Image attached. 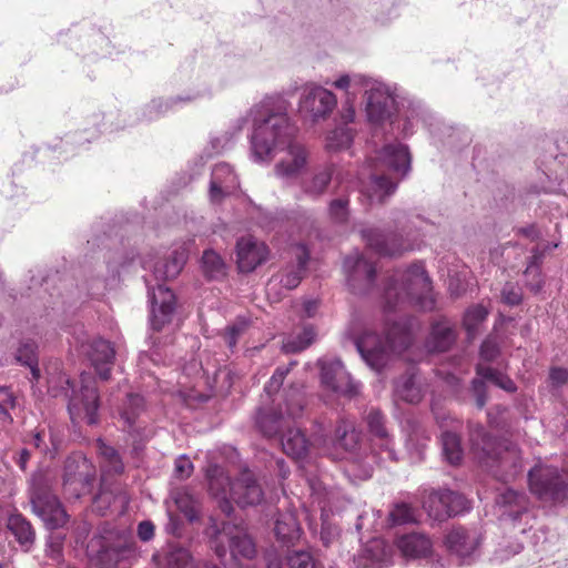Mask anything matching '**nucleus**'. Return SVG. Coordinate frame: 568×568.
<instances>
[{
	"instance_id": "31",
	"label": "nucleus",
	"mask_w": 568,
	"mask_h": 568,
	"mask_svg": "<svg viewBox=\"0 0 568 568\" xmlns=\"http://www.w3.org/2000/svg\"><path fill=\"white\" fill-rule=\"evenodd\" d=\"M283 452L294 458H304L308 452V440L300 428H294L292 424L281 435Z\"/></svg>"
},
{
	"instance_id": "38",
	"label": "nucleus",
	"mask_w": 568,
	"mask_h": 568,
	"mask_svg": "<svg viewBox=\"0 0 568 568\" xmlns=\"http://www.w3.org/2000/svg\"><path fill=\"white\" fill-rule=\"evenodd\" d=\"M443 453L452 465H458L463 459L460 437L450 429H445L440 436Z\"/></svg>"
},
{
	"instance_id": "19",
	"label": "nucleus",
	"mask_w": 568,
	"mask_h": 568,
	"mask_svg": "<svg viewBox=\"0 0 568 568\" xmlns=\"http://www.w3.org/2000/svg\"><path fill=\"white\" fill-rule=\"evenodd\" d=\"M337 103L333 92L322 88H312L302 99L301 109L308 112L312 118H325L331 114Z\"/></svg>"
},
{
	"instance_id": "27",
	"label": "nucleus",
	"mask_w": 568,
	"mask_h": 568,
	"mask_svg": "<svg viewBox=\"0 0 568 568\" xmlns=\"http://www.w3.org/2000/svg\"><path fill=\"white\" fill-rule=\"evenodd\" d=\"M456 337V331L449 322L447 320H440L432 325L426 346L429 352H446L453 346Z\"/></svg>"
},
{
	"instance_id": "37",
	"label": "nucleus",
	"mask_w": 568,
	"mask_h": 568,
	"mask_svg": "<svg viewBox=\"0 0 568 568\" xmlns=\"http://www.w3.org/2000/svg\"><path fill=\"white\" fill-rule=\"evenodd\" d=\"M186 257L184 252L174 251L168 261L156 264L154 270L156 278L164 281L175 278L182 271Z\"/></svg>"
},
{
	"instance_id": "6",
	"label": "nucleus",
	"mask_w": 568,
	"mask_h": 568,
	"mask_svg": "<svg viewBox=\"0 0 568 568\" xmlns=\"http://www.w3.org/2000/svg\"><path fill=\"white\" fill-rule=\"evenodd\" d=\"M210 529L213 530L211 548L220 559H223L227 551L235 561L240 558L253 559L255 557L256 546L243 527L223 523L221 528L214 524Z\"/></svg>"
},
{
	"instance_id": "2",
	"label": "nucleus",
	"mask_w": 568,
	"mask_h": 568,
	"mask_svg": "<svg viewBox=\"0 0 568 568\" xmlns=\"http://www.w3.org/2000/svg\"><path fill=\"white\" fill-rule=\"evenodd\" d=\"M381 165L402 173L403 175L410 169V155L406 145L400 143L385 145L376 159L371 160L372 172L366 178L364 173L359 175L361 194L367 197L369 204L377 202L383 204L392 195L397 184L384 174H378Z\"/></svg>"
},
{
	"instance_id": "42",
	"label": "nucleus",
	"mask_w": 568,
	"mask_h": 568,
	"mask_svg": "<svg viewBox=\"0 0 568 568\" xmlns=\"http://www.w3.org/2000/svg\"><path fill=\"white\" fill-rule=\"evenodd\" d=\"M334 438L336 443L345 450H353L358 443V434L354 425L345 419H339L335 430Z\"/></svg>"
},
{
	"instance_id": "41",
	"label": "nucleus",
	"mask_w": 568,
	"mask_h": 568,
	"mask_svg": "<svg viewBox=\"0 0 568 568\" xmlns=\"http://www.w3.org/2000/svg\"><path fill=\"white\" fill-rule=\"evenodd\" d=\"M476 373L483 379L489 381L490 383L505 389L506 392L514 393L517 389V387L511 378H509L507 375L503 374L501 372H499L490 366H486L484 364H477Z\"/></svg>"
},
{
	"instance_id": "33",
	"label": "nucleus",
	"mask_w": 568,
	"mask_h": 568,
	"mask_svg": "<svg viewBox=\"0 0 568 568\" xmlns=\"http://www.w3.org/2000/svg\"><path fill=\"white\" fill-rule=\"evenodd\" d=\"M99 455L102 457L103 475H121L124 473V464L119 452L105 444L102 439L97 440Z\"/></svg>"
},
{
	"instance_id": "43",
	"label": "nucleus",
	"mask_w": 568,
	"mask_h": 568,
	"mask_svg": "<svg viewBox=\"0 0 568 568\" xmlns=\"http://www.w3.org/2000/svg\"><path fill=\"white\" fill-rule=\"evenodd\" d=\"M202 267L206 277L215 280L225 274V265L221 256L212 251L206 250L202 256Z\"/></svg>"
},
{
	"instance_id": "45",
	"label": "nucleus",
	"mask_w": 568,
	"mask_h": 568,
	"mask_svg": "<svg viewBox=\"0 0 568 568\" xmlns=\"http://www.w3.org/2000/svg\"><path fill=\"white\" fill-rule=\"evenodd\" d=\"M488 314V310L480 304L467 308L463 318V325L468 332V335L476 333L478 325L487 318Z\"/></svg>"
},
{
	"instance_id": "26",
	"label": "nucleus",
	"mask_w": 568,
	"mask_h": 568,
	"mask_svg": "<svg viewBox=\"0 0 568 568\" xmlns=\"http://www.w3.org/2000/svg\"><path fill=\"white\" fill-rule=\"evenodd\" d=\"M294 250L296 263L287 265L282 271L280 280V283L287 290H294L300 285L310 260V251L304 244H297Z\"/></svg>"
},
{
	"instance_id": "17",
	"label": "nucleus",
	"mask_w": 568,
	"mask_h": 568,
	"mask_svg": "<svg viewBox=\"0 0 568 568\" xmlns=\"http://www.w3.org/2000/svg\"><path fill=\"white\" fill-rule=\"evenodd\" d=\"M206 478L210 494L219 499L221 511L230 516L233 511V505L230 500L233 481H231L224 468L219 465H210L207 467Z\"/></svg>"
},
{
	"instance_id": "4",
	"label": "nucleus",
	"mask_w": 568,
	"mask_h": 568,
	"mask_svg": "<svg viewBox=\"0 0 568 568\" xmlns=\"http://www.w3.org/2000/svg\"><path fill=\"white\" fill-rule=\"evenodd\" d=\"M412 344V334L405 324L393 323L386 329L385 341L371 331L355 339V345L369 367L381 371L390 353L400 354Z\"/></svg>"
},
{
	"instance_id": "61",
	"label": "nucleus",
	"mask_w": 568,
	"mask_h": 568,
	"mask_svg": "<svg viewBox=\"0 0 568 568\" xmlns=\"http://www.w3.org/2000/svg\"><path fill=\"white\" fill-rule=\"evenodd\" d=\"M473 390L476 397V405L479 409H481L487 402V390L485 382L481 379L473 381Z\"/></svg>"
},
{
	"instance_id": "59",
	"label": "nucleus",
	"mask_w": 568,
	"mask_h": 568,
	"mask_svg": "<svg viewBox=\"0 0 568 568\" xmlns=\"http://www.w3.org/2000/svg\"><path fill=\"white\" fill-rule=\"evenodd\" d=\"M193 468L192 462L187 457L181 456L174 464L175 477L179 479H186L192 475Z\"/></svg>"
},
{
	"instance_id": "40",
	"label": "nucleus",
	"mask_w": 568,
	"mask_h": 568,
	"mask_svg": "<svg viewBox=\"0 0 568 568\" xmlns=\"http://www.w3.org/2000/svg\"><path fill=\"white\" fill-rule=\"evenodd\" d=\"M496 501L503 507H508L509 515L515 518L527 508L526 495L514 489H506L504 493L499 494Z\"/></svg>"
},
{
	"instance_id": "18",
	"label": "nucleus",
	"mask_w": 568,
	"mask_h": 568,
	"mask_svg": "<svg viewBox=\"0 0 568 568\" xmlns=\"http://www.w3.org/2000/svg\"><path fill=\"white\" fill-rule=\"evenodd\" d=\"M284 149H286L285 156L275 165V173L280 178L297 176L307 165L308 153L304 145L293 139L284 145Z\"/></svg>"
},
{
	"instance_id": "44",
	"label": "nucleus",
	"mask_w": 568,
	"mask_h": 568,
	"mask_svg": "<svg viewBox=\"0 0 568 568\" xmlns=\"http://www.w3.org/2000/svg\"><path fill=\"white\" fill-rule=\"evenodd\" d=\"M315 338V331L312 326H305L295 337L288 338L283 344V351L287 354H294L307 348Z\"/></svg>"
},
{
	"instance_id": "35",
	"label": "nucleus",
	"mask_w": 568,
	"mask_h": 568,
	"mask_svg": "<svg viewBox=\"0 0 568 568\" xmlns=\"http://www.w3.org/2000/svg\"><path fill=\"white\" fill-rule=\"evenodd\" d=\"M395 396L409 404H417L422 399V390L417 386L414 374H405L395 382Z\"/></svg>"
},
{
	"instance_id": "13",
	"label": "nucleus",
	"mask_w": 568,
	"mask_h": 568,
	"mask_svg": "<svg viewBox=\"0 0 568 568\" xmlns=\"http://www.w3.org/2000/svg\"><path fill=\"white\" fill-rule=\"evenodd\" d=\"M151 327L160 332L170 324L176 310V296L172 290L158 285L152 292Z\"/></svg>"
},
{
	"instance_id": "12",
	"label": "nucleus",
	"mask_w": 568,
	"mask_h": 568,
	"mask_svg": "<svg viewBox=\"0 0 568 568\" xmlns=\"http://www.w3.org/2000/svg\"><path fill=\"white\" fill-rule=\"evenodd\" d=\"M89 568H115L120 560L126 558L132 551V545L118 540L110 542L105 538L92 539L89 545L91 552Z\"/></svg>"
},
{
	"instance_id": "54",
	"label": "nucleus",
	"mask_w": 568,
	"mask_h": 568,
	"mask_svg": "<svg viewBox=\"0 0 568 568\" xmlns=\"http://www.w3.org/2000/svg\"><path fill=\"white\" fill-rule=\"evenodd\" d=\"M290 568H317L315 559L308 551H294L286 558Z\"/></svg>"
},
{
	"instance_id": "20",
	"label": "nucleus",
	"mask_w": 568,
	"mask_h": 568,
	"mask_svg": "<svg viewBox=\"0 0 568 568\" xmlns=\"http://www.w3.org/2000/svg\"><path fill=\"white\" fill-rule=\"evenodd\" d=\"M344 264L349 270L348 283L353 290L367 291L372 287L376 277V268L371 261L364 255H358L355 258L348 256Z\"/></svg>"
},
{
	"instance_id": "46",
	"label": "nucleus",
	"mask_w": 568,
	"mask_h": 568,
	"mask_svg": "<svg viewBox=\"0 0 568 568\" xmlns=\"http://www.w3.org/2000/svg\"><path fill=\"white\" fill-rule=\"evenodd\" d=\"M353 141V132L346 126H339L331 131L326 138V148L332 151L348 148Z\"/></svg>"
},
{
	"instance_id": "25",
	"label": "nucleus",
	"mask_w": 568,
	"mask_h": 568,
	"mask_svg": "<svg viewBox=\"0 0 568 568\" xmlns=\"http://www.w3.org/2000/svg\"><path fill=\"white\" fill-rule=\"evenodd\" d=\"M114 356L115 351L110 342L102 338L92 342L90 359L101 379L110 378Z\"/></svg>"
},
{
	"instance_id": "11",
	"label": "nucleus",
	"mask_w": 568,
	"mask_h": 568,
	"mask_svg": "<svg viewBox=\"0 0 568 568\" xmlns=\"http://www.w3.org/2000/svg\"><path fill=\"white\" fill-rule=\"evenodd\" d=\"M423 507L428 516L443 521L452 516L459 515L469 508L467 499L456 491L432 490L423 500Z\"/></svg>"
},
{
	"instance_id": "64",
	"label": "nucleus",
	"mask_w": 568,
	"mask_h": 568,
	"mask_svg": "<svg viewBox=\"0 0 568 568\" xmlns=\"http://www.w3.org/2000/svg\"><path fill=\"white\" fill-rule=\"evenodd\" d=\"M240 333H241V328H239L236 326H232L226 329L224 339H225L226 345L230 348H233L236 346Z\"/></svg>"
},
{
	"instance_id": "47",
	"label": "nucleus",
	"mask_w": 568,
	"mask_h": 568,
	"mask_svg": "<svg viewBox=\"0 0 568 568\" xmlns=\"http://www.w3.org/2000/svg\"><path fill=\"white\" fill-rule=\"evenodd\" d=\"M144 398L139 394H129L124 407L121 412V417L132 427L136 417L143 410Z\"/></svg>"
},
{
	"instance_id": "15",
	"label": "nucleus",
	"mask_w": 568,
	"mask_h": 568,
	"mask_svg": "<svg viewBox=\"0 0 568 568\" xmlns=\"http://www.w3.org/2000/svg\"><path fill=\"white\" fill-rule=\"evenodd\" d=\"M264 498V491L255 474L243 469L231 487V499L240 507L258 505Z\"/></svg>"
},
{
	"instance_id": "1",
	"label": "nucleus",
	"mask_w": 568,
	"mask_h": 568,
	"mask_svg": "<svg viewBox=\"0 0 568 568\" xmlns=\"http://www.w3.org/2000/svg\"><path fill=\"white\" fill-rule=\"evenodd\" d=\"M470 448L478 462L489 468L499 479L507 481L521 469L518 448L493 438L480 424L469 423Z\"/></svg>"
},
{
	"instance_id": "50",
	"label": "nucleus",
	"mask_w": 568,
	"mask_h": 568,
	"mask_svg": "<svg viewBox=\"0 0 568 568\" xmlns=\"http://www.w3.org/2000/svg\"><path fill=\"white\" fill-rule=\"evenodd\" d=\"M211 180L217 181L230 190L237 184L236 175L227 163H219L213 168Z\"/></svg>"
},
{
	"instance_id": "28",
	"label": "nucleus",
	"mask_w": 568,
	"mask_h": 568,
	"mask_svg": "<svg viewBox=\"0 0 568 568\" xmlns=\"http://www.w3.org/2000/svg\"><path fill=\"white\" fill-rule=\"evenodd\" d=\"M396 545L404 557L420 558L432 552L433 544L430 539L419 532L407 534L399 537Z\"/></svg>"
},
{
	"instance_id": "16",
	"label": "nucleus",
	"mask_w": 568,
	"mask_h": 568,
	"mask_svg": "<svg viewBox=\"0 0 568 568\" xmlns=\"http://www.w3.org/2000/svg\"><path fill=\"white\" fill-rule=\"evenodd\" d=\"M268 255V247L255 237L242 236L236 242V263L243 273L254 271L264 263Z\"/></svg>"
},
{
	"instance_id": "21",
	"label": "nucleus",
	"mask_w": 568,
	"mask_h": 568,
	"mask_svg": "<svg viewBox=\"0 0 568 568\" xmlns=\"http://www.w3.org/2000/svg\"><path fill=\"white\" fill-rule=\"evenodd\" d=\"M362 236L367 246L378 255L393 256L408 250L397 234L385 235L377 229H366L362 231Z\"/></svg>"
},
{
	"instance_id": "5",
	"label": "nucleus",
	"mask_w": 568,
	"mask_h": 568,
	"mask_svg": "<svg viewBox=\"0 0 568 568\" xmlns=\"http://www.w3.org/2000/svg\"><path fill=\"white\" fill-rule=\"evenodd\" d=\"M295 131L285 112H272L262 120L255 119L252 134L255 158L261 161L271 160L274 151L284 150V145L294 138Z\"/></svg>"
},
{
	"instance_id": "49",
	"label": "nucleus",
	"mask_w": 568,
	"mask_h": 568,
	"mask_svg": "<svg viewBox=\"0 0 568 568\" xmlns=\"http://www.w3.org/2000/svg\"><path fill=\"white\" fill-rule=\"evenodd\" d=\"M329 219L337 224H346L349 219V200L347 196L334 199L328 204Z\"/></svg>"
},
{
	"instance_id": "3",
	"label": "nucleus",
	"mask_w": 568,
	"mask_h": 568,
	"mask_svg": "<svg viewBox=\"0 0 568 568\" xmlns=\"http://www.w3.org/2000/svg\"><path fill=\"white\" fill-rule=\"evenodd\" d=\"M399 278L400 285L397 278H392L385 287L384 300L388 311L406 305L416 306L423 311L435 308L432 282L423 263H413Z\"/></svg>"
},
{
	"instance_id": "51",
	"label": "nucleus",
	"mask_w": 568,
	"mask_h": 568,
	"mask_svg": "<svg viewBox=\"0 0 568 568\" xmlns=\"http://www.w3.org/2000/svg\"><path fill=\"white\" fill-rule=\"evenodd\" d=\"M174 501L187 519L193 520L196 518L195 500L186 490L176 491Z\"/></svg>"
},
{
	"instance_id": "9",
	"label": "nucleus",
	"mask_w": 568,
	"mask_h": 568,
	"mask_svg": "<svg viewBox=\"0 0 568 568\" xmlns=\"http://www.w3.org/2000/svg\"><path fill=\"white\" fill-rule=\"evenodd\" d=\"M530 491L544 501H562L568 495V484L552 466H537L528 474Z\"/></svg>"
},
{
	"instance_id": "10",
	"label": "nucleus",
	"mask_w": 568,
	"mask_h": 568,
	"mask_svg": "<svg viewBox=\"0 0 568 568\" xmlns=\"http://www.w3.org/2000/svg\"><path fill=\"white\" fill-rule=\"evenodd\" d=\"M100 396L97 384L91 377L81 375V387L69 399L68 410L72 423L85 422L95 425L99 422Z\"/></svg>"
},
{
	"instance_id": "30",
	"label": "nucleus",
	"mask_w": 568,
	"mask_h": 568,
	"mask_svg": "<svg viewBox=\"0 0 568 568\" xmlns=\"http://www.w3.org/2000/svg\"><path fill=\"white\" fill-rule=\"evenodd\" d=\"M335 168L333 164H325L313 171L311 176L302 181V191L312 197H320L332 182Z\"/></svg>"
},
{
	"instance_id": "57",
	"label": "nucleus",
	"mask_w": 568,
	"mask_h": 568,
	"mask_svg": "<svg viewBox=\"0 0 568 568\" xmlns=\"http://www.w3.org/2000/svg\"><path fill=\"white\" fill-rule=\"evenodd\" d=\"M16 406V398L8 387H0V417L10 418L9 409Z\"/></svg>"
},
{
	"instance_id": "52",
	"label": "nucleus",
	"mask_w": 568,
	"mask_h": 568,
	"mask_svg": "<svg viewBox=\"0 0 568 568\" xmlns=\"http://www.w3.org/2000/svg\"><path fill=\"white\" fill-rule=\"evenodd\" d=\"M295 362H292L288 366H278L270 381L266 383L264 390L271 396L278 392L286 375L290 373L291 367L295 365Z\"/></svg>"
},
{
	"instance_id": "23",
	"label": "nucleus",
	"mask_w": 568,
	"mask_h": 568,
	"mask_svg": "<svg viewBox=\"0 0 568 568\" xmlns=\"http://www.w3.org/2000/svg\"><path fill=\"white\" fill-rule=\"evenodd\" d=\"M274 534L283 546H294L301 538L302 529L294 510L280 511L275 519Z\"/></svg>"
},
{
	"instance_id": "22",
	"label": "nucleus",
	"mask_w": 568,
	"mask_h": 568,
	"mask_svg": "<svg viewBox=\"0 0 568 568\" xmlns=\"http://www.w3.org/2000/svg\"><path fill=\"white\" fill-rule=\"evenodd\" d=\"M152 559L158 568H201L186 548L175 545L154 554Z\"/></svg>"
},
{
	"instance_id": "58",
	"label": "nucleus",
	"mask_w": 568,
	"mask_h": 568,
	"mask_svg": "<svg viewBox=\"0 0 568 568\" xmlns=\"http://www.w3.org/2000/svg\"><path fill=\"white\" fill-rule=\"evenodd\" d=\"M501 300L507 305L516 306L520 304L523 295L518 287L507 283L501 291Z\"/></svg>"
},
{
	"instance_id": "34",
	"label": "nucleus",
	"mask_w": 568,
	"mask_h": 568,
	"mask_svg": "<svg viewBox=\"0 0 568 568\" xmlns=\"http://www.w3.org/2000/svg\"><path fill=\"white\" fill-rule=\"evenodd\" d=\"M37 349L38 345L36 344V342L33 339L28 338L20 342L16 354L17 362L30 368L32 378L34 381H38L40 378Z\"/></svg>"
},
{
	"instance_id": "62",
	"label": "nucleus",
	"mask_w": 568,
	"mask_h": 568,
	"mask_svg": "<svg viewBox=\"0 0 568 568\" xmlns=\"http://www.w3.org/2000/svg\"><path fill=\"white\" fill-rule=\"evenodd\" d=\"M230 190L217 181L211 180L210 182V199L212 202L220 203Z\"/></svg>"
},
{
	"instance_id": "63",
	"label": "nucleus",
	"mask_w": 568,
	"mask_h": 568,
	"mask_svg": "<svg viewBox=\"0 0 568 568\" xmlns=\"http://www.w3.org/2000/svg\"><path fill=\"white\" fill-rule=\"evenodd\" d=\"M155 526L150 520L141 521L138 526V536L142 541H149L154 537Z\"/></svg>"
},
{
	"instance_id": "55",
	"label": "nucleus",
	"mask_w": 568,
	"mask_h": 568,
	"mask_svg": "<svg viewBox=\"0 0 568 568\" xmlns=\"http://www.w3.org/2000/svg\"><path fill=\"white\" fill-rule=\"evenodd\" d=\"M500 354L498 343L494 337H487L480 346L479 355L485 362H494Z\"/></svg>"
},
{
	"instance_id": "29",
	"label": "nucleus",
	"mask_w": 568,
	"mask_h": 568,
	"mask_svg": "<svg viewBox=\"0 0 568 568\" xmlns=\"http://www.w3.org/2000/svg\"><path fill=\"white\" fill-rule=\"evenodd\" d=\"M447 548L462 558L469 557L478 547V540L463 527H454L445 539Z\"/></svg>"
},
{
	"instance_id": "7",
	"label": "nucleus",
	"mask_w": 568,
	"mask_h": 568,
	"mask_svg": "<svg viewBox=\"0 0 568 568\" xmlns=\"http://www.w3.org/2000/svg\"><path fill=\"white\" fill-rule=\"evenodd\" d=\"M286 414L273 407L258 408L255 417V424L264 437L273 438L282 435L286 428L302 417L304 410V399L300 392H294L285 400Z\"/></svg>"
},
{
	"instance_id": "56",
	"label": "nucleus",
	"mask_w": 568,
	"mask_h": 568,
	"mask_svg": "<svg viewBox=\"0 0 568 568\" xmlns=\"http://www.w3.org/2000/svg\"><path fill=\"white\" fill-rule=\"evenodd\" d=\"M506 408L501 406L493 407L488 410V425L490 428L496 430H505L506 429V419H505Z\"/></svg>"
},
{
	"instance_id": "14",
	"label": "nucleus",
	"mask_w": 568,
	"mask_h": 568,
	"mask_svg": "<svg viewBox=\"0 0 568 568\" xmlns=\"http://www.w3.org/2000/svg\"><path fill=\"white\" fill-rule=\"evenodd\" d=\"M322 384L335 393L349 397L358 393V385L354 383L341 361L321 362Z\"/></svg>"
},
{
	"instance_id": "39",
	"label": "nucleus",
	"mask_w": 568,
	"mask_h": 568,
	"mask_svg": "<svg viewBox=\"0 0 568 568\" xmlns=\"http://www.w3.org/2000/svg\"><path fill=\"white\" fill-rule=\"evenodd\" d=\"M365 419L369 433L382 442V446L388 448L390 439L385 425V415L377 408H371Z\"/></svg>"
},
{
	"instance_id": "36",
	"label": "nucleus",
	"mask_w": 568,
	"mask_h": 568,
	"mask_svg": "<svg viewBox=\"0 0 568 568\" xmlns=\"http://www.w3.org/2000/svg\"><path fill=\"white\" fill-rule=\"evenodd\" d=\"M7 527L14 535L20 545L27 546L33 542L34 530L31 524L21 514L10 515Z\"/></svg>"
},
{
	"instance_id": "8",
	"label": "nucleus",
	"mask_w": 568,
	"mask_h": 568,
	"mask_svg": "<svg viewBox=\"0 0 568 568\" xmlns=\"http://www.w3.org/2000/svg\"><path fill=\"white\" fill-rule=\"evenodd\" d=\"M32 508L51 529L62 527L68 521V515L52 493L47 476L42 473L34 474L31 479Z\"/></svg>"
},
{
	"instance_id": "32",
	"label": "nucleus",
	"mask_w": 568,
	"mask_h": 568,
	"mask_svg": "<svg viewBox=\"0 0 568 568\" xmlns=\"http://www.w3.org/2000/svg\"><path fill=\"white\" fill-rule=\"evenodd\" d=\"M393 100L381 92H371L367 98L366 112L368 120L373 123H381L390 116V104Z\"/></svg>"
},
{
	"instance_id": "53",
	"label": "nucleus",
	"mask_w": 568,
	"mask_h": 568,
	"mask_svg": "<svg viewBox=\"0 0 568 568\" xmlns=\"http://www.w3.org/2000/svg\"><path fill=\"white\" fill-rule=\"evenodd\" d=\"M389 520L393 525H403L414 521L413 508L405 503L395 505L389 513Z\"/></svg>"
},
{
	"instance_id": "24",
	"label": "nucleus",
	"mask_w": 568,
	"mask_h": 568,
	"mask_svg": "<svg viewBox=\"0 0 568 568\" xmlns=\"http://www.w3.org/2000/svg\"><path fill=\"white\" fill-rule=\"evenodd\" d=\"M94 471L88 459L81 455L69 457L64 463L63 485L67 488L72 485L84 486L93 478Z\"/></svg>"
},
{
	"instance_id": "60",
	"label": "nucleus",
	"mask_w": 568,
	"mask_h": 568,
	"mask_svg": "<svg viewBox=\"0 0 568 568\" xmlns=\"http://www.w3.org/2000/svg\"><path fill=\"white\" fill-rule=\"evenodd\" d=\"M549 382L555 388L566 385L568 383V369L559 366L550 367Z\"/></svg>"
},
{
	"instance_id": "48",
	"label": "nucleus",
	"mask_w": 568,
	"mask_h": 568,
	"mask_svg": "<svg viewBox=\"0 0 568 568\" xmlns=\"http://www.w3.org/2000/svg\"><path fill=\"white\" fill-rule=\"evenodd\" d=\"M544 258V252L539 250H534L532 255L530 256L529 263L524 272L526 276H531V290L535 292H538L541 287L542 281H541V272H540V265L541 261Z\"/></svg>"
}]
</instances>
